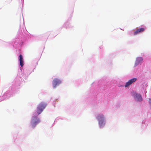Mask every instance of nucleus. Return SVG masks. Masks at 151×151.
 <instances>
[{
	"label": "nucleus",
	"mask_w": 151,
	"mask_h": 151,
	"mask_svg": "<svg viewBox=\"0 0 151 151\" xmlns=\"http://www.w3.org/2000/svg\"><path fill=\"white\" fill-rule=\"evenodd\" d=\"M145 30L144 28H140L139 29H137V30L134 32V35H136L139 33L142 32H143Z\"/></svg>",
	"instance_id": "obj_6"
},
{
	"label": "nucleus",
	"mask_w": 151,
	"mask_h": 151,
	"mask_svg": "<svg viewBox=\"0 0 151 151\" xmlns=\"http://www.w3.org/2000/svg\"><path fill=\"white\" fill-rule=\"evenodd\" d=\"M135 98L139 101H141L142 100V97L141 95L138 94H135Z\"/></svg>",
	"instance_id": "obj_8"
},
{
	"label": "nucleus",
	"mask_w": 151,
	"mask_h": 151,
	"mask_svg": "<svg viewBox=\"0 0 151 151\" xmlns=\"http://www.w3.org/2000/svg\"><path fill=\"white\" fill-rule=\"evenodd\" d=\"M40 122L39 118L35 116L32 119L31 124L33 128H35L36 125Z\"/></svg>",
	"instance_id": "obj_2"
},
{
	"label": "nucleus",
	"mask_w": 151,
	"mask_h": 151,
	"mask_svg": "<svg viewBox=\"0 0 151 151\" xmlns=\"http://www.w3.org/2000/svg\"><path fill=\"white\" fill-rule=\"evenodd\" d=\"M20 63V65L22 67L24 65V61L23 58V56L22 55H20L19 56V59Z\"/></svg>",
	"instance_id": "obj_7"
},
{
	"label": "nucleus",
	"mask_w": 151,
	"mask_h": 151,
	"mask_svg": "<svg viewBox=\"0 0 151 151\" xmlns=\"http://www.w3.org/2000/svg\"><path fill=\"white\" fill-rule=\"evenodd\" d=\"M131 84V83L129 82V81L127 82L125 85V87H128Z\"/></svg>",
	"instance_id": "obj_10"
},
{
	"label": "nucleus",
	"mask_w": 151,
	"mask_h": 151,
	"mask_svg": "<svg viewBox=\"0 0 151 151\" xmlns=\"http://www.w3.org/2000/svg\"><path fill=\"white\" fill-rule=\"evenodd\" d=\"M47 106V104L44 102L40 103L37 106L35 112L36 114L39 115L43 111Z\"/></svg>",
	"instance_id": "obj_1"
},
{
	"label": "nucleus",
	"mask_w": 151,
	"mask_h": 151,
	"mask_svg": "<svg viewBox=\"0 0 151 151\" xmlns=\"http://www.w3.org/2000/svg\"><path fill=\"white\" fill-rule=\"evenodd\" d=\"M61 83V81L57 78L53 80V86L54 88H55L57 85H59Z\"/></svg>",
	"instance_id": "obj_4"
},
{
	"label": "nucleus",
	"mask_w": 151,
	"mask_h": 151,
	"mask_svg": "<svg viewBox=\"0 0 151 151\" xmlns=\"http://www.w3.org/2000/svg\"><path fill=\"white\" fill-rule=\"evenodd\" d=\"M143 59L141 57L137 58L136 60V61L135 64V66H136L138 65L139 63L142 61Z\"/></svg>",
	"instance_id": "obj_5"
},
{
	"label": "nucleus",
	"mask_w": 151,
	"mask_h": 151,
	"mask_svg": "<svg viewBox=\"0 0 151 151\" xmlns=\"http://www.w3.org/2000/svg\"><path fill=\"white\" fill-rule=\"evenodd\" d=\"M137 80V78H133L129 80V82L132 84L133 83L135 82Z\"/></svg>",
	"instance_id": "obj_9"
},
{
	"label": "nucleus",
	"mask_w": 151,
	"mask_h": 151,
	"mask_svg": "<svg viewBox=\"0 0 151 151\" xmlns=\"http://www.w3.org/2000/svg\"><path fill=\"white\" fill-rule=\"evenodd\" d=\"M97 119L99 121V124L100 127H102L105 124L104 121V117L102 114H99L97 116Z\"/></svg>",
	"instance_id": "obj_3"
}]
</instances>
